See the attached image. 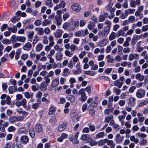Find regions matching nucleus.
<instances>
[{"label":"nucleus","instance_id":"nucleus-31","mask_svg":"<svg viewBox=\"0 0 148 148\" xmlns=\"http://www.w3.org/2000/svg\"><path fill=\"white\" fill-rule=\"evenodd\" d=\"M108 4L106 6V8L108 10H110L112 8L113 3L112 2V0H107Z\"/></svg>","mask_w":148,"mask_h":148},{"label":"nucleus","instance_id":"nucleus-12","mask_svg":"<svg viewBox=\"0 0 148 148\" xmlns=\"http://www.w3.org/2000/svg\"><path fill=\"white\" fill-rule=\"evenodd\" d=\"M136 99L135 98L131 97L128 99V105L131 106H134L135 103Z\"/></svg>","mask_w":148,"mask_h":148},{"label":"nucleus","instance_id":"nucleus-5","mask_svg":"<svg viewBox=\"0 0 148 148\" xmlns=\"http://www.w3.org/2000/svg\"><path fill=\"white\" fill-rule=\"evenodd\" d=\"M70 117L72 119L78 120L80 117L78 116L77 113L75 110H72L70 113Z\"/></svg>","mask_w":148,"mask_h":148},{"label":"nucleus","instance_id":"nucleus-45","mask_svg":"<svg viewBox=\"0 0 148 148\" xmlns=\"http://www.w3.org/2000/svg\"><path fill=\"white\" fill-rule=\"evenodd\" d=\"M43 48V45L41 43L38 44L36 46V49L37 51H40Z\"/></svg>","mask_w":148,"mask_h":148},{"label":"nucleus","instance_id":"nucleus-59","mask_svg":"<svg viewBox=\"0 0 148 148\" xmlns=\"http://www.w3.org/2000/svg\"><path fill=\"white\" fill-rule=\"evenodd\" d=\"M49 42L47 39V37L46 36H44L43 37L42 42L44 44H47Z\"/></svg>","mask_w":148,"mask_h":148},{"label":"nucleus","instance_id":"nucleus-56","mask_svg":"<svg viewBox=\"0 0 148 148\" xmlns=\"http://www.w3.org/2000/svg\"><path fill=\"white\" fill-rule=\"evenodd\" d=\"M88 125L89 128V129L92 132H93L95 130V126L92 124H91L90 123H88Z\"/></svg>","mask_w":148,"mask_h":148},{"label":"nucleus","instance_id":"nucleus-63","mask_svg":"<svg viewBox=\"0 0 148 148\" xmlns=\"http://www.w3.org/2000/svg\"><path fill=\"white\" fill-rule=\"evenodd\" d=\"M49 56H47V58L49 59V62L50 64H53L54 63H56L55 62V60L52 57H50Z\"/></svg>","mask_w":148,"mask_h":148},{"label":"nucleus","instance_id":"nucleus-23","mask_svg":"<svg viewBox=\"0 0 148 148\" xmlns=\"http://www.w3.org/2000/svg\"><path fill=\"white\" fill-rule=\"evenodd\" d=\"M35 30L37 32V34L39 35H42L44 34V29L42 28L36 27L35 29Z\"/></svg>","mask_w":148,"mask_h":148},{"label":"nucleus","instance_id":"nucleus-38","mask_svg":"<svg viewBox=\"0 0 148 148\" xmlns=\"http://www.w3.org/2000/svg\"><path fill=\"white\" fill-rule=\"evenodd\" d=\"M16 40L17 41H19L21 42H23L25 41L26 38L24 36H18L16 37Z\"/></svg>","mask_w":148,"mask_h":148},{"label":"nucleus","instance_id":"nucleus-64","mask_svg":"<svg viewBox=\"0 0 148 148\" xmlns=\"http://www.w3.org/2000/svg\"><path fill=\"white\" fill-rule=\"evenodd\" d=\"M73 36V35L72 34H68L65 33L63 35V38H70Z\"/></svg>","mask_w":148,"mask_h":148},{"label":"nucleus","instance_id":"nucleus-61","mask_svg":"<svg viewBox=\"0 0 148 148\" xmlns=\"http://www.w3.org/2000/svg\"><path fill=\"white\" fill-rule=\"evenodd\" d=\"M86 52L84 51H82L79 55V58L81 59H82L84 56L86 55Z\"/></svg>","mask_w":148,"mask_h":148},{"label":"nucleus","instance_id":"nucleus-19","mask_svg":"<svg viewBox=\"0 0 148 148\" xmlns=\"http://www.w3.org/2000/svg\"><path fill=\"white\" fill-rule=\"evenodd\" d=\"M34 34V33L33 31H29L27 37L28 41L32 42V41Z\"/></svg>","mask_w":148,"mask_h":148},{"label":"nucleus","instance_id":"nucleus-55","mask_svg":"<svg viewBox=\"0 0 148 148\" xmlns=\"http://www.w3.org/2000/svg\"><path fill=\"white\" fill-rule=\"evenodd\" d=\"M64 53L66 56L69 57H71L73 55V53L68 50H66Z\"/></svg>","mask_w":148,"mask_h":148},{"label":"nucleus","instance_id":"nucleus-15","mask_svg":"<svg viewBox=\"0 0 148 148\" xmlns=\"http://www.w3.org/2000/svg\"><path fill=\"white\" fill-rule=\"evenodd\" d=\"M81 139L83 141H88L90 140L91 138L88 135L84 134L82 135Z\"/></svg>","mask_w":148,"mask_h":148},{"label":"nucleus","instance_id":"nucleus-48","mask_svg":"<svg viewBox=\"0 0 148 148\" xmlns=\"http://www.w3.org/2000/svg\"><path fill=\"white\" fill-rule=\"evenodd\" d=\"M125 13H127V15L129 14H132L134 13L135 10L134 9H129L126 10Z\"/></svg>","mask_w":148,"mask_h":148},{"label":"nucleus","instance_id":"nucleus-52","mask_svg":"<svg viewBox=\"0 0 148 148\" xmlns=\"http://www.w3.org/2000/svg\"><path fill=\"white\" fill-rule=\"evenodd\" d=\"M8 119L10 121V123L14 122L17 121L16 117L15 116H11Z\"/></svg>","mask_w":148,"mask_h":148},{"label":"nucleus","instance_id":"nucleus-62","mask_svg":"<svg viewBox=\"0 0 148 148\" xmlns=\"http://www.w3.org/2000/svg\"><path fill=\"white\" fill-rule=\"evenodd\" d=\"M9 93L10 94H12L15 91V87L13 86L9 87L8 88Z\"/></svg>","mask_w":148,"mask_h":148},{"label":"nucleus","instance_id":"nucleus-10","mask_svg":"<svg viewBox=\"0 0 148 148\" xmlns=\"http://www.w3.org/2000/svg\"><path fill=\"white\" fill-rule=\"evenodd\" d=\"M109 42L108 40L106 38L101 40L98 44V46L99 47H103L107 45Z\"/></svg>","mask_w":148,"mask_h":148},{"label":"nucleus","instance_id":"nucleus-26","mask_svg":"<svg viewBox=\"0 0 148 148\" xmlns=\"http://www.w3.org/2000/svg\"><path fill=\"white\" fill-rule=\"evenodd\" d=\"M107 145L110 146V148H114L115 144L112 140H108L107 139Z\"/></svg>","mask_w":148,"mask_h":148},{"label":"nucleus","instance_id":"nucleus-4","mask_svg":"<svg viewBox=\"0 0 148 148\" xmlns=\"http://www.w3.org/2000/svg\"><path fill=\"white\" fill-rule=\"evenodd\" d=\"M79 94L81 95L80 100L83 102H84L87 99V97L86 96V94L84 91V88L80 89L78 92Z\"/></svg>","mask_w":148,"mask_h":148},{"label":"nucleus","instance_id":"nucleus-35","mask_svg":"<svg viewBox=\"0 0 148 148\" xmlns=\"http://www.w3.org/2000/svg\"><path fill=\"white\" fill-rule=\"evenodd\" d=\"M95 26V24L92 22L90 21L88 25V28L90 30H92Z\"/></svg>","mask_w":148,"mask_h":148},{"label":"nucleus","instance_id":"nucleus-16","mask_svg":"<svg viewBox=\"0 0 148 148\" xmlns=\"http://www.w3.org/2000/svg\"><path fill=\"white\" fill-rule=\"evenodd\" d=\"M35 130L36 132H41L42 131V127L40 124L37 123L35 126Z\"/></svg>","mask_w":148,"mask_h":148},{"label":"nucleus","instance_id":"nucleus-2","mask_svg":"<svg viewBox=\"0 0 148 148\" xmlns=\"http://www.w3.org/2000/svg\"><path fill=\"white\" fill-rule=\"evenodd\" d=\"M110 30L109 27L106 26L104 29L99 31L98 34L99 35L106 37L109 34Z\"/></svg>","mask_w":148,"mask_h":148},{"label":"nucleus","instance_id":"nucleus-37","mask_svg":"<svg viewBox=\"0 0 148 148\" xmlns=\"http://www.w3.org/2000/svg\"><path fill=\"white\" fill-rule=\"evenodd\" d=\"M41 102V101L40 100H38L37 103H34L32 105V108L34 109L38 108Z\"/></svg>","mask_w":148,"mask_h":148},{"label":"nucleus","instance_id":"nucleus-13","mask_svg":"<svg viewBox=\"0 0 148 148\" xmlns=\"http://www.w3.org/2000/svg\"><path fill=\"white\" fill-rule=\"evenodd\" d=\"M59 79L58 78H56L52 80L51 83V86L52 87L54 88L56 87L59 84Z\"/></svg>","mask_w":148,"mask_h":148},{"label":"nucleus","instance_id":"nucleus-11","mask_svg":"<svg viewBox=\"0 0 148 148\" xmlns=\"http://www.w3.org/2000/svg\"><path fill=\"white\" fill-rule=\"evenodd\" d=\"M32 46V45L30 43L27 42L23 46V49L24 50L28 51L31 49Z\"/></svg>","mask_w":148,"mask_h":148},{"label":"nucleus","instance_id":"nucleus-1","mask_svg":"<svg viewBox=\"0 0 148 148\" xmlns=\"http://www.w3.org/2000/svg\"><path fill=\"white\" fill-rule=\"evenodd\" d=\"M79 26V21H71L69 22H66L64 23L62 27L64 29L73 31L75 29L76 27H78Z\"/></svg>","mask_w":148,"mask_h":148},{"label":"nucleus","instance_id":"nucleus-46","mask_svg":"<svg viewBox=\"0 0 148 148\" xmlns=\"http://www.w3.org/2000/svg\"><path fill=\"white\" fill-rule=\"evenodd\" d=\"M42 18L38 19L36 20L34 22V24L36 26H39L42 25L41 19Z\"/></svg>","mask_w":148,"mask_h":148},{"label":"nucleus","instance_id":"nucleus-3","mask_svg":"<svg viewBox=\"0 0 148 148\" xmlns=\"http://www.w3.org/2000/svg\"><path fill=\"white\" fill-rule=\"evenodd\" d=\"M145 91L144 89L140 88L137 90L136 95L138 98H141L145 97Z\"/></svg>","mask_w":148,"mask_h":148},{"label":"nucleus","instance_id":"nucleus-54","mask_svg":"<svg viewBox=\"0 0 148 148\" xmlns=\"http://www.w3.org/2000/svg\"><path fill=\"white\" fill-rule=\"evenodd\" d=\"M124 34V33L123 31L122 30H120L117 32L116 35L117 37H119L121 36H123Z\"/></svg>","mask_w":148,"mask_h":148},{"label":"nucleus","instance_id":"nucleus-20","mask_svg":"<svg viewBox=\"0 0 148 148\" xmlns=\"http://www.w3.org/2000/svg\"><path fill=\"white\" fill-rule=\"evenodd\" d=\"M66 98L71 103L74 102L75 100V96L72 95H67Z\"/></svg>","mask_w":148,"mask_h":148},{"label":"nucleus","instance_id":"nucleus-17","mask_svg":"<svg viewBox=\"0 0 148 148\" xmlns=\"http://www.w3.org/2000/svg\"><path fill=\"white\" fill-rule=\"evenodd\" d=\"M62 31L61 30H58L55 32L53 34L55 37L56 38H60L62 35Z\"/></svg>","mask_w":148,"mask_h":148},{"label":"nucleus","instance_id":"nucleus-60","mask_svg":"<svg viewBox=\"0 0 148 148\" xmlns=\"http://www.w3.org/2000/svg\"><path fill=\"white\" fill-rule=\"evenodd\" d=\"M86 23V21L84 19H81L79 22V25L80 27H82L84 26L85 25Z\"/></svg>","mask_w":148,"mask_h":148},{"label":"nucleus","instance_id":"nucleus-25","mask_svg":"<svg viewBox=\"0 0 148 148\" xmlns=\"http://www.w3.org/2000/svg\"><path fill=\"white\" fill-rule=\"evenodd\" d=\"M121 65L123 67L127 66L128 68H130L132 64L130 62L124 61L121 63Z\"/></svg>","mask_w":148,"mask_h":148},{"label":"nucleus","instance_id":"nucleus-6","mask_svg":"<svg viewBox=\"0 0 148 148\" xmlns=\"http://www.w3.org/2000/svg\"><path fill=\"white\" fill-rule=\"evenodd\" d=\"M71 8L73 11L76 12H79L81 10L80 5L78 3H75L73 4L71 6Z\"/></svg>","mask_w":148,"mask_h":148},{"label":"nucleus","instance_id":"nucleus-21","mask_svg":"<svg viewBox=\"0 0 148 148\" xmlns=\"http://www.w3.org/2000/svg\"><path fill=\"white\" fill-rule=\"evenodd\" d=\"M21 106H23L24 108H25V110H28L29 108H27V101L26 99L25 98L23 99L20 101Z\"/></svg>","mask_w":148,"mask_h":148},{"label":"nucleus","instance_id":"nucleus-44","mask_svg":"<svg viewBox=\"0 0 148 148\" xmlns=\"http://www.w3.org/2000/svg\"><path fill=\"white\" fill-rule=\"evenodd\" d=\"M24 96L27 99L32 98L33 97V93L30 94L29 92H24Z\"/></svg>","mask_w":148,"mask_h":148},{"label":"nucleus","instance_id":"nucleus-36","mask_svg":"<svg viewBox=\"0 0 148 148\" xmlns=\"http://www.w3.org/2000/svg\"><path fill=\"white\" fill-rule=\"evenodd\" d=\"M29 136L32 138L34 137L35 136V132L33 128H30L29 130Z\"/></svg>","mask_w":148,"mask_h":148},{"label":"nucleus","instance_id":"nucleus-18","mask_svg":"<svg viewBox=\"0 0 148 148\" xmlns=\"http://www.w3.org/2000/svg\"><path fill=\"white\" fill-rule=\"evenodd\" d=\"M114 86L118 87L119 88H121L123 84V82L117 79L114 82Z\"/></svg>","mask_w":148,"mask_h":148},{"label":"nucleus","instance_id":"nucleus-34","mask_svg":"<svg viewBox=\"0 0 148 148\" xmlns=\"http://www.w3.org/2000/svg\"><path fill=\"white\" fill-rule=\"evenodd\" d=\"M107 141V138L101 139L97 142V144L99 146H101L106 144Z\"/></svg>","mask_w":148,"mask_h":148},{"label":"nucleus","instance_id":"nucleus-22","mask_svg":"<svg viewBox=\"0 0 148 148\" xmlns=\"http://www.w3.org/2000/svg\"><path fill=\"white\" fill-rule=\"evenodd\" d=\"M55 19L56 21L57 25L58 26H60L62 22V18H61V16H56Z\"/></svg>","mask_w":148,"mask_h":148},{"label":"nucleus","instance_id":"nucleus-58","mask_svg":"<svg viewBox=\"0 0 148 148\" xmlns=\"http://www.w3.org/2000/svg\"><path fill=\"white\" fill-rule=\"evenodd\" d=\"M39 37L36 35H35L34 37V38L32 42L33 45L36 44L39 40Z\"/></svg>","mask_w":148,"mask_h":148},{"label":"nucleus","instance_id":"nucleus-57","mask_svg":"<svg viewBox=\"0 0 148 148\" xmlns=\"http://www.w3.org/2000/svg\"><path fill=\"white\" fill-rule=\"evenodd\" d=\"M46 5L49 8H51L53 6V4L51 0H47L45 2Z\"/></svg>","mask_w":148,"mask_h":148},{"label":"nucleus","instance_id":"nucleus-30","mask_svg":"<svg viewBox=\"0 0 148 148\" xmlns=\"http://www.w3.org/2000/svg\"><path fill=\"white\" fill-rule=\"evenodd\" d=\"M18 133L20 134H26L27 133L26 128L25 127H21L18 131Z\"/></svg>","mask_w":148,"mask_h":148},{"label":"nucleus","instance_id":"nucleus-32","mask_svg":"<svg viewBox=\"0 0 148 148\" xmlns=\"http://www.w3.org/2000/svg\"><path fill=\"white\" fill-rule=\"evenodd\" d=\"M135 135L137 137L141 138H145L147 136V135L144 133L138 132L135 134Z\"/></svg>","mask_w":148,"mask_h":148},{"label":"nucleus","instance_id":"nucleus-14","mask_svg":"<svg viewBox=\"0 0 148 148\" xmlns=\"http://www.w3.org/2000/svg\"><path fill=\"white\" fill-rule=\"evenodd\" d=\"M67 126L66 123L65 122H62L58 126V130L59 132L63 131Z\"/></svg>","mask_w":148,"mask_h":148},{"label":"nucleus","instance_id":"nucleus-28","mask_svg":"<svg viewBox=\"0 0 148 148\" xmlns=\"http://www.w3.org/2000/svg\"><path fill=\"white\" fill-rule=\"evenodd\" d=\"M135 77L136 79L138 80L139 81L141 82L144 80V76L142 75L140 73H138L136 75Z\"/></svg>","mask_w":148,"mask_h":148},{"label":"nucleus","instance_id":"nucleus-53","mask_svg":"<svg viewBox=\"0 0 148 148\" xmlns=\"http://www.w3.org/2000/svg\"><path fill=\"white\" fill-rule=\"evenodd\" d=\"M113 90H114V92L115 93L116 95H119L121 92V90L117 88L114 87Z\"/></svg>","mask_w":148,"mask_h":148},{"label":"nucleus","instance_id":"nucleus-39","mask_svg":"<svg viewBox=\"0 0 148 148\" xmlns=\"http://www.w3.org/2000/svg\"><path fill=\"white\" fill-rule=\"evenodd\" d=\"M70 74V71L67 68H64L63 69L62 75L66 77Z\"/></svg>","mask_w":148,"mask_h":148},{"label":"nucleus","instance_id":"nucleus-41","mask_svg":"<svg viewBox=\"0 0 148 148\" xmlns=\"http://www.w3.org/2000/svg\"><path fill=\"white\" fill-rule=\"evenodd\" d=\"M116 34L115 33L112 32L110 34L109 36V39L110 40H112L115 39L116 38Z\"/></svg>","mask_w":148,"mask_h":148},{"label":"nucleus","instance_id":"nucleus-42","mask_svg":"<svg viewBox=\"0 0 148 148\" xmlns=\"http://www.w3.org/2000/svg\"><path fill=\"white\" fill-rule=\"evenodd\" d=\"M104 135V132H100L95 135V138L97 139L103 138V137Z\"/></svg>","mask_w":148,"mask_h":148},{"label":"nucleus","instance_id":"nucleus-33","mask_svg":"<svg viewBox=\"0 0 148 148\" xmlns=\"http://www.w3.org/2000/svg\"><path fill=\"white\" fill-rule=\"evenodd\" d=\"M51 23V21L48 19L44 20L42 23V26H47Z\"/></svg>","mask_w":148,"mask_h":148},{"label":"nucleus","instance_id":"nucleus-9","mask_svg":"<svg viewBox=\"0 0 148 148\" xmlns=\"http://www.w3.org/2000/svg\"><path fill=\"white\" fill-rule=\"evenodd\" d=\"M139 55L137 53L133 54L132 53L130 54L128 56V59L129 61H131L133 60L134 59H138Z\"/></svg>","mask_w":148,"mask_h":148},{"label":"nucleus","instance_id":"nucleus-24","mask_svg":"<svg viewBox=\"0 0 148 148\" xmlns=\"http://www.w3.org/2000/svg\"><path fill=\"white\" fill-rule=\"evenodd\" d=\"M57 108L53 106L50 107L49 109L48 114L49 115H51L54 113L56 110Z\"/></svg>","mask_w":148,"mask_h":148},{"label":"nucleus","instance_id":"nucleus-40","mask_svg":"<svg viewBox=\"0 0 148 148\" xmlns=\"http://www.w3.org/2000/svg\"><path fill=\"white\" fill-rule=\"evenodd\" d=\"M47 85L45 84V82L42 83L40 85V88L42 91H45L47 88Z\"/></svg>","mask_w":148,"mask_h":148},{"label":"nucleus","instance_id":"nucleus-49","mask_svg":"<svg viewBox=\"0 0 148 148\" xmlns=\"http://www.w3.org/2000/svg\"><path fill=\"white\" fill-rule=\"evenodd\" d=\"M107 60V62L110 63H113L114 60L113 58H112L110 55H108L106 56Z\"/></svg>","mask_w":148,"mask_h":148},{"label":"nucleus","instance_id":"nucleus-29","mask_svg":"<svg viewBox=\"0 0 148 148\" xmlns=\"http://www.w3.org/2000/svg\"><path fill=\"white\" fill-rule=\"evenodd\" d=\"M57 65L56 63H54L53 64H49L47 65L46 69L50 70L52 68L55 69L57 67Z\"/></svg>","mask_w":148,"mask_h":148},{"label":"nucleus","instance_id":"nucleus-7","mask_svg":"<svg viewBox=\"0 0 148 148\" xmlns=\"http://www.w3.org/2000/svg\"><path fill=\"white\" fill-rule=\"evenodd\" d=\"M123 136H121L119 134H117L115 136L114 140L117 144L121 143L123 139Z\"/></svg>","mask_w":148,"mask_h":148},{"label":"nucleus","instance_id":"nucleus-50","mask_svg":"<svg viewBox=\"0 0 148 148\" xmlns=\"http://www.w3.org/2000/svg\"><path fill=\"white\" fill-rule=\"evenodd\" d=\"M135 15L136 17H139V18L141 19L143 17V14L141 13V12L137 10L135 12Z\"/></svg>","mask_w":148,"mask_h":148},{"label":"nucleus","instance_id":"nucleus-51","mask_svg":"<svg viewBox=\"0 0 148 148\" xmlns=\"http://www.w3.org/2000/svg\"><path fill=\"white\" fill-rule=\"evenodd\" d=\"M147 143V140L142 139L140 140L139 144L141 145H145Z\"/></svg>","mask_w":148,"mask_h":148},{"label":"nucleus","instance_id":"nucleus-43","mask_svg":"<svg viewBox=\"0 0 148 148\" xmlns=\"http://www.w3.org/2000/svg\"><path fill=\"white\" fill-rule=\"evenodd\" d=\"M113 118V116L112 115H109L107 116L105 119L104 122L106 123L109 122Z\"/></svg>","mask_w":148,"mask_h":148},{"label":"nucleus","instance_id":"nucleus-47","mask_svg":"<svg viewBox=\"0 0 148 148\" xmlns=\"http://www.w3.org/2000/svg\"><path fill=\"white\" fill-rule=\"evenodd\" d=\"M148 103V99L143 100L138 105L140 107H142L143 105H146Z\"/></svg>","mask_w":148,"mask_h":148},{"label":"nucleus","instance_id":"nucleus-8","mask_svg":"<svg viewBox=\"0 0 148 148\" xmlns=\"http://www.w3.org/2000/svg\"><path fill=\"white\" fill-rule=\"evenodd\" d=\"M20 140L23 144L25 145L28 142L29 138L27 136L24 135L20 137Z\"/></svg>","mask_w":148,"mask_h":148},{"label":"nucleus","instance_id":"nucleus-27","mask_svg":"<svg viewBox=\"0 0 148 148\" xmlns=\"http://www.w3.org/2000/svg\"><path fill=\"white\" fill-rule=\"evenodd\" d=\"M62 54L59 52H57L55 55L56 58L58 61H60L62 59Z\"/></svg>","mask_w":148,"mask_h":148}]
</instances>
